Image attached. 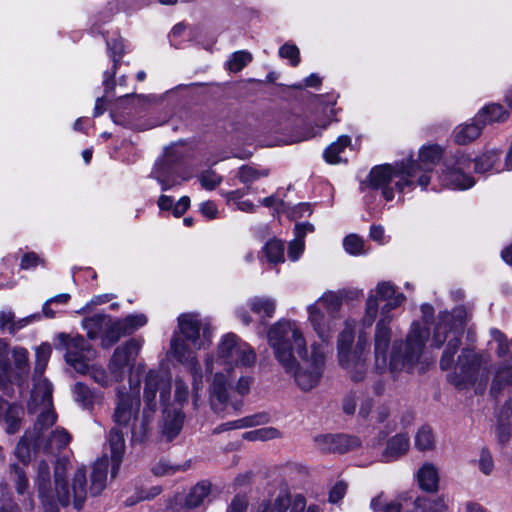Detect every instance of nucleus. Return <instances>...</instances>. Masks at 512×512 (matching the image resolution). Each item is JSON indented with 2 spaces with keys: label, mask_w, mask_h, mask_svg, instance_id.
<instances>
[{
  "label": "nucleus",
  "mask_w": 512,
  "mask_h": 512,
  "mask_svg": "<svg viewBox=\"0 0 512 512\" xmlns=\"http://www.w3.org/2000/svg\"><path fill=\"white\" fill-rule=\"evenodd\" d=\"M376 294L386 304L382 307L381 318L376 324L374 334V357L378 370L389 369L396 377L401 372L412 373L418 366L426 341L429 336L428 329L413 322L405 341H395L388 359V350L391 345L392 331L390 311L400 306L405 300L402 293H397L395 286L388 281L378 283Z\"/></svg>",
  "instance_id": "obj_1"
},
{
  "label": "nucleus",
  "mask_w": 512,
  "mask_h": 512,
  "mask_svg": "<svg viewBox=\"0 0 512 512\" xmlns=\"http://www.w3.org/2000/svg\"><path fill=\"white\" fill-rule=\"evenodd\" d=\"M468 318V313L463 307H456L452 312L439 314V321L435 326L432 343L435 347H441L445 341L447 345L440 358L442 370H454L449 374V381L457 388H467L472 385L478 375L482 359L475 351L463 349L454 365V355L461 345L463 329Z\"/></svg>",
  "instance_id": "obj_2"
},
{
  "label": "nucleus",
  "mask_w": 512,
  "mask_h": 512,
  "mask_svg": "<svg viewBox=\"0 0 512 512\" xmlns=\"http://www.w3.org/2000/svg\"><path fill=\"white\" fill-rule=\"evenodd\" d=\"M165 405L170 398L171 379L159 370H150L144 379V408L139 417L140 398L138 392L117 391L113 420L118 427H128L132 440L141 442L148 434L150 423L157 411L156 396Z\"/></svg>",
  "instance_id": "obj_3"
},
{
  "label": "nucleus",
  "mask_w": 512,
  "mask_h": 512,
  "mask_svg": "<svg viewBox=\"0 0 512 512\" xmlns=\"http://www.w3.org/2000/svg\"><path fill=\"white\" fill-rule=\"evenodd\" d=\"M69 460L62 457L56 460L54 466V487L51 484L50 468L46 461L36 464L34 485L41 500L44 512H59L58 504L67 506L71 500L76 510H80L87 496L86 469L78 467L72 479L71 490L66 481Z\"/></svg>",
  "instance_id": "obj_4"
},
{
  "label": "nucleus",
  "mask_w": 512,
  "mask_h": 512,
  "mask_svg": "<svg viewBox=\"0 0 512 512\" xmlns=\"http://www.w3.org/2000/svg\"><path fill=\"white\" fill-rule=\"evenodd\" d=\"M40 388H43V401H41L43 409L37 416L33 428L25 433L22 441L33 444L37 449L55 453L70 443L71 435L64 428L59 427L49 431L57 420L52 406L53 388L46 380L39 383L37 389Z\"/></svg>",
  "instance_id": "obj_5"
},
{
  "label": "nucleus",
  "mask_w": 512,
  "mask_h": 512,
  "mask_svg": "<svg viewBox=\"0 0 512 512\" xmlns=\"http://www.w3.org/2000/svg\"><path fill=\"white\" fill-rule=\"evenodd\" d=\"M416 169L414 165L405 167V161L394 165L383 164L371 169L367 179L362 183V190H379L386 201H392L395 193H403L414 188Z\"/></svg>",
  "instance_id": "obj_6"
},
{
  "label": "nucleus",
  "mask_w": 512,
  "mask_h": 512,
  "mask_svg": "<svg viewBox=\"0 0 512 512\" xmlns=\"http://www.w3.org/2000/svg\"><path fill=\"white\" fill-rule=\"evenodd\" d=\"M180 334L171 339V353L181 363H190L195 367L198 362L195 352L205 348L211 342L210 331L203 327L194 314H182L178 317Z\"/></svg>",
  "instance_id": "obj_7"
},
{
  "label": "nucleus",
  "mask_w": 512,
  "mask_h": 512,
  "mask_svg": "<svg viewBox=\"0 0 512 512\" xmlns=\"http://www.w3.org/2000/svg\"><path fill=\"white\" fill-rule=\"evenodd\" d=\"M147 323L144 314H132L123 319L113 320L104 314H95L82 322V327L90 339L102 338V346L108 348L122 336L132 334Z\"/></svg>",
  "instance_id": "obj_8"
},
{
  "label": "nucleus",
  "mask_w": 512,
  "mask_h": 512,
  "mask_svg": "<svg viewBox=\"0 0 512 512\" xmlns=\"http://www.w3.org/2000/svg\"><path fill=\"white\" fill-rule=\"evenodd\" d=\"M267 338L275 358L285 371L293 368V344L299 356L306 353L305 338L295 321L279 320L270 327Z\"/></svg>",
  "instance_id": "obj_9"
},
{
  "label": "nucleus",
  "mask_w": 512,
  "mask_h": 512,
  "mask_svg": "<svg viewBox=\"0 0 512 512\" xmlns=\"http://www.w3.org/2000/svg\"><path fill=\"white\" fill-rule=\"evenodd\" d=\"M353 341L354 324L346 322L337 343L339 364L349 372L353 381H361L365 374L368 342L366 338L359 336L355 348L351 349Z\"/></svg>",
  "instance_id": "obj_10"
},
{
  "label": "nucleus",
  "mask_w": 512,
  "mask_h": 512,
  "mask_svg": "<svg viewBox=\"0 0 512 512\" xmlns=\"http://www.w3.org/2000/svg\"><path fill=\"white\" fill-rule=\"evenodd\" d=\"M342 306V296L336 292L324 293L317 302L307 307L308 319L323 343H328L336 325V313Z\"/></svg>",
  "instance_id": "obj_11"
},
{
  "label": "nucleus",
  "mask_w": 512,
  "mask_h": 512,
  "mask_svg": "<svg viewBox=\"0 0 512 512\" xmlns=\"http://www.w3.org/2000/svg\"><path fill=\"white\" fill-rule=\"evenodd\" d=\"M300 363H297L293 357V368L286 371L292 374L298 387L303 391H310L315 388L323 373L325 365V351L323 344H312L311 353H302L299 356Z\"/></svg>",
  "instance_id": "obj_12"
},
{
  "label": "nucleus",
  "mask_w": 512,
  "mask_h": 512,
  "mask_svg": "<svg viewBox=\"0 0 512 512\" xmlns=\"http://www.w3.org/2000/svg\"><path fill=\"white\" fill-rule=\"evenodd\" d=\"M256 361V353L246 342L237 335H224L217 347L216 362L231 373L233 366H251Z\"/></svg>",
  "instance_id": "obj_13"
},
{
  "label": "nucleus",
  "mask_w": 512,
  "mask_h": 512,
  "mask_svg": "<svg viewBox=\"0 0 512 512\" xmlns=\"http://www.w3.org/2000/svg\"><path fill=\"white\" fill-rule=\"evenodd\" d=\"M55 341V348L65 351L64 358L67 364L80 374L87 373L92 351L83 336L59 333Z\"/></svg>",
  "instance_id": "obj_14"
},
{
  "label": "nucleus",
  "mask_w": 512,
  "mask_h": 512,
  "mask_svg": "<svg viewBox=\"0 0 512 512\" xmlns=\"http://www.w3.org/2000/svg\"><path fill=\"white\" fill-rule=\"evenodd\" d=\"M472 161L462 152H457L445 160V170L442 172L443 185L451 189L465 190L471 188L475 181L468 174Z\"/></svg>",
  "instance_id": "obj_15"
},
{
  "label": "nucleus",
  "mask_w": 512,
  "mask_h": 512,
  "mask_svg": "<svg viewBox=\"0 0 512 512\" xmlns=\"http://www.w3.org/2000/svg\"><path fill=\"white\" fill-rule=\"evenodd\" d=\"M143 340L132 338L117 347L108 364L109 373L115 382L124 379L142 348Z\"/></svg>",
  "instance_id": "obj_16"
},
{
  "label": "nucleus",
  "mask_w": 512,
  "mask_h": 512,
  "mask_svg": "<svg viewBox=\"0 0 512 512\" xmlns=\"http://www.w3.org/2000/svg\"><path fill=\"white\" fill-rule=\"evenodd\" d=\"M231 378V373L224 372H217L212 378L209 386V403L216 413L223 412L228 405L238 411L243 405L241 400L230 401Z\"/></svg>",
  "instance_id": "obj_17"
},
{
  "label": "nucleus",
  "mask_w": 512,
  "mask_h": 512,
  "mask_svg": "<svg viewBox=\"0 0 512 512\" xmlns=\"http://www.w3.org/2000/svg\"><path fill=\"white\" fill-rule=\"evenodd\" d=\"M441 156L442 150L438 145H429L420 150L418 161L408 160L405 162V167L414 165L416 169L414 185L417 184L422 189L427 187L431 179L430 173L436 163L441 159Z\"/></svg>",
  "instance_id": "obj_18"
},
{
  "label": "nucleus",
  "mask_w": 512,
  "mask_h": 512,
  "mask_svg": "<svg viewBox=\"0 0 512 512\" xmlns=\"http://www.w3.org/2000/svg\"><path fill=\"white\" fill-rule=\"evenodd\" d=\"M318 450L327 453H345L360 446L357 437L346 434H322L314 437Z\"/></svg>",
  "instance_id": "obj_19"
},
{
  "label": "nucleus",
  "mask_w": 512,
  "mask_h": 512,
  "mask_svg": "<svg viewBox=\"0 0 512 512\" xmlns=\"http://www.w3.org/2000/svg\"><path fill=\"white\" fill-rule=\"evenodd\" d=\"M177 159V156L168 149L164 158L155 164L151 172V176L160 183L163 191L180 184V180L173 172V165Z\"/></svg>",
  "instance_id": "obj_20"
},
{
  "label": "nucleus",
  "mask_w": 512,
  "mask_h": 512,
  "mask_svg": "<svg viewBox=\"0 0 512 512\" xmlns=\"http://www.w3.org/2000/svg\"><path fill=\"white\" fill-rule=\"evenodd\" d=\"M35 366H34V390H33V399L34 401H37L38 398H41V401H43V388L37 389V386L40 382L47 381L51 386L52 384L46 379L42 378L44 371L47 367V364L50 360L51 354H52V347L48 343H42L40 346H38L35 350Z\"/></svg>",
  "instance_id": "obj_21"
},
{
  "label": "nucleus",
  "mask_w": 512,
  "mask_h": 512,
  "mask_svg": "<svg viewBox=\"0 0 512 512\" xmlns=\"http://www.w3.org/2000/svg\"><path fill=\"white\" fill-rule=\"evenodd\" d=\"M22 408L15 404L9 403L0 396V422L5 423V430L8 434H15L21 426Z\"/></svg>",
  "instance_id": "obj_22"
},
{
  "label": "nucleus",
  "mask_w": 512,
  "mask_h": 512,
  "mask_svg": "<svg viewBox=\"0 0 512 512\" xmlns=\"http://www.w3.org/2000/svg\"><path fill=\"white\" fill-rule=\"evenodd\" d=\"M108 444L111 453V476L115 477L119 471L125 452V439L123 433L118 427H114L109 432Z\"/></svg>",
  "instance_id": "obj_23"
},
{
  "label": "nucleus",
  "mask_w": 512,
  "mask_h": 512,
  "mask_svg": "<svg viewBox=\"0 0 512 512\" xmlns=\"http://www.w3.org/2000/svg\"><path fill=\"white\" fill-rule=\"evenodd\" d=\"M410 447L409 437L405 433H399L390 438L383 452L384 461L390 462L407 453Z\"/></svg>",
  "instance_id": "obj_24"
},
{
  "label": "nucleus",
  "mask_w": 512,
  "mask_h": 512,
  "mask_svg": "<svg viewBox=\"0 0 512 512\" xmlns=\"http://www.w3.org/2000/svg\"><path fill=\"white\" fill-rule=\"evenodd\" d=\"M420 488L426 492H436L439 484L438 469L432 463H425L417 472Z\"/></svg>",
  "instance_id": "obj_25"
},
{
  "label": "nucleus",
  "mask_w": 512,
  "mask_h": 512,
  "mask_svg": "<svg viewBox=\"0 0 512 512\" xmlns=\"http://www.w3.org/2000/svg\"><path fill=\"white\" fill-rule=\"evenodd\" d=\"M108 471L107 458L97 460L92 468L90 491L92 495H99L106 486Z\"/></svg>",
  "instance_id": "obj_26"
},
{
  "label": "nucleus",
  "mask_w": 512,
  "mask_h": 512,
  "mask_svg": "<svg viewBox=\"0 0 512 512\" xmlns=\"http://www.w3.org/2000/svg\"><path fill=\"white\" fill-rule=\"evenodd\" d=\"M481 122L473 119V122L459 125L454 130V141L459 145H466L479 137L482 131Z\"/></svg>",
  "instance_id": "obj_27"
},
{
  "label": "nucleus",
  "mask_w": 512,
  "mask_h": 512,
  "mask_svg": "<svg viewBox=\"0 0 512 512\" xmlns=\"http://www.w3.org/2000/svg\"><path fill=\"white\" fill-rule=\"evenodd\" d=\"M500 152L489 150L474 159V171L476 173L499 172L498 164L500 162Z\"/></svg>",
  "instance_id": "obj_28"
},
{
  "label": "nucleus",
  "mask_w": 512,
  "mask_h": 512,
  "mask_svg": "<svg viewBox=\"0 0 512 512\" xmlns=\"http://www.w3.org/2000/svg\"><path fill=\"white\" fill-rule=\"evenodd\" d=\"M252 312L261 318H272L276 310V300L267 296H255L249 300Z\"/></svg>",
  "instance_id": "obj_29"
},
{
  "label": "nucleus",
  "mask_w": 512,
  "mask_h": 512,
  "mask_svg": "<svg viewBox=\"0 0 512 512\" xmlns=\"http://www.w3.org/2000/svg\"><path fill=\"white\" fill-rule=\"evenodd\" d=\"M508 118V112L500 105L492 104L484 107L476 116L475 120L482 125L494 122H504Z\"/></svg>",
  "instance_id": "obj_30"
},
{
  "label": "nucleus",
  "mask_w": 512,
  "mask_h": 512,
  "mask_svg": "<svg viewBox=\"0 0 512 512\" xmlns=\"http://www.w3.org/2000/svg\"><path fill=\"white\" fill-rule=\"evenodd\" d=\"M351 144V138L347 135H341L337 140L331 143L323 153L325 161L329 164H338L342 161L340 154Z\"/></svg>",
  "instance_id": "obj_31"
},
{
  "label": "nucleus",
  "mask_w": 512,
  "mask_h": 512,
  "mask_svg": "<svg viewBox=\"0 0 512 512\" xmlns=\"http://www.w3.org/2000/svg\"><path fill=\"white\" fill-rule=\"evenodd\" d=\"M512 385V366L504 364L501 366L493 379L490 393L494 398H498L502 388Z\"/></svg>",
  "instance_id": "obj_32"
},
{
  "label": "nucleus",
  "mask_w": 512,
  "mask_h": 512,
  "mask_svg": "<svg viewBox=\"0 0 512 512\" xmlns=\"http://www.w3.org/2000/svg\"><path fill=\"white\" fill-rule=\"evenodd\" d=\"M164 413L163 433L168 440H172L182 429L184 414L181 411H174L173 414L166 411Z\"/></svg>",
  "instance_id": "obj_33"
},
{
  "label": "nucleus",
  "mask_w": 512,
  "mask_h": 512,
  "mask_svg": "<svg viewBox=\"0 0 512 512\" xmlns=\"http://www.w3.org/2000/svg\"><path fill=\"white\" fill-rule=\"evenodd\" d=\"M211 491V485L209 482H200L196 484L185 498V504L189 508H195L200 506L204 500L208 497Z\"/></svg>",
  "instance_id": "obj_34"
},
{
  "label": "nucleus",
  "mask_w": 512,
  "mask_h": 512,
  "mask_svg": "<svg viewBox=\"0 0 512 512\" xmlns=\"http://www.w3.org/2000/svg\"><path fill=\"white\" fill-rule=\"evenodd\" d=\"M73 396L74 400L86 409H90L97 400L96 394L81 382L74 385Z\"/></svg>",
  "instance_id": "obj_35"
},
{
  "label": "nucleus",
  "mask_w": 512,
  "mask_h": 512,
  "mask_svg": "<svg viewBox=\"0 0 512 512\" xmlns=\"http://www.w3.org/2000/svg\"><path fill=\"white\" fill-rule=\"evenodd\" d=\"M10 479L19 495H24L29 490V480L26 472L17 464L10 466Z\"/></svg>",
  "instance_id": "obj_36"
},
{
  "label": "nucleus",
  "mask_w": 512,
  "mask_h": 512,
  "mask_svg": "<svg viewBox=\"0 0 512 512\" xmlns=\"http://www.w3.org/2000/svg\"><path fill=\"white\" fill-rule=\"evenodd\" d=\"M415 506L421 512H445L447 509V502L444 497L431 498H417Z\"/></svg>",
  "instance_id": "obj_37"
},
{
  "label": "nucleus",
  "mask_w": 512,
  "mask_h": 512,
  "mask_svg": "<svg viewBox=\"0 0 512 512\" xmlns=\"http://www.w3.org/2000/svg\"><path fill=\"white\" fill-rule=\"evenodd\" d=\"M415 447L420 451H430L435 447V439L432 430L428 426L419 428L415 435Z\"/></svg>",
  "instance_id": "obj_38"
},
{
  "label": "nucleus",
  "mask_w": 512,
  "mask_h": 512,
  "mask_svg": "<svg viewBox=\"0 0 512 512\" xmlns=\"http://www.w3.org/2000/svg\"><path fill=\"white\" fill-rule=\"evenodd\" d=\"M251 61V53L243 50L236 51L230 56L227 62V68L229 71L237 73L241 71Z\"/></svg>",
  "instance_id": "obj_39"
},
{
  "label": "nucleus",
  "mask_w": 512,
  "mask_h": 512,
  "mask_svg": "<svg viewBox=\"0 0 512 512\" xmlns=\"http://www.w3.org/2000/svg\"><path fill=\"white\" fill-rule=\"evenodd\" d=\"M266 257L271 263L284 261V244L279 240H270L264 246Z\"/></svg>",
  "instance_id": "obj_40"
},
{
  "label": "nucleus",
  "mask_w": 512,
  "mask_h": 512,
  "mask_svg": "<svg viewBox=\"0 0 512 512\" xmlns=\"http://www.w3.org/2000/svg\"><path fill=\"white\" fill-rule=\"evenodd\" d=\"M268 175V169H257L249 165H243L238 171V177L242 183H252L261 177H266Z\"/></svg>",
  "instance_id": "obj_41"
},
{
  "label": "nucleus",
  "mask_w": 512,
  "mask_h": 512,
  "mask_svg": "<svg viewBox=\"0 0 512 512\" xmlns=\"http://www.w3.org/2000/svg\"><path fill=\"white\" fill-rule=\"evenodd\" d=\"M270 501L275 512H286L289 507H291L290 511L292 510L295 499L291 500L288 489L283 487L278 491L276 497Z\"/></svg>",
  "instance_id": "obj_42"
},
{
  "label": "nucleus",
  "mask_w": 512,
  "mask_h": 512,
  "mask_svg": "<svg viewBox=\"0 0 512 512\" xmlns=\"http://www.w3.org/2000/svg\"><path fill=\"white\" fill-rule=\"evenodd\" d=\"M492 339L497 343L496 353L499 357H505L512 349V339L507 337L498 329L493 328L490 330Z\"/></svg>",
  "instance_id": "obj_43"
},
{
  "label": "nucleus",
  "mask_w": 512,
  "mask_h": 512,
  "mask_svg": "<svg viewBox=\"0 0 512 512\" xmlns=\"http://www.w3.org/2000/svg\"><path fill=\"white\" fill-rule=\"evenodd\" d=\"M269 421V416L266 413H258L255 415L243 417L238 420H234L231 424L236 429L248 428L258 425L266 424Z\"/></svg>",
  "instance_id": "obj_44"
},
{
  "label": "nucleus",
  "mask_w": 512,
  "mask_h": 512,
  "mask_svg": "<svg viewBox=\"0 0 512 512\" xmlns=\"http://www.w3.org/2000/svg\"><path fill=\"white\" fill-rule=\"evenodd\" d=\"M478 469L485 476H489L493 473L495 468L494 459L492 453L487 448H482L479 453V458L476 460Z\"/></svg>",
  "instance_id": "obj_45"
},
{
  "label": "nucleus",
  "mask_w": 512,
  "mask_h": 512,
  "mask_svg": "<svg viewBox=\"0 0 512 512\" xmlns=\"http://www.w3.org/2000/svg\"><path fill=\"white\" fill-rule=\"evenodd\" d=\"M107 47L112 54V59L114 62L113 71H112V75H111V78H112L115 74V70L118 66L119 60L121 59V57L124 54L123 39L118 38V39H114L113 41H107Z\"/></svg>",
  "instance_id": "obj_46"
},
{
  "label": "nucleus",
  "mask_w": 512,
  "mask_h": 512,
  "mask_svg": "<svg viewBox=\"0 0 512 512\" xmlns=\"http://www.w3.org/2000/svg\"><path fill=\"white\" fill-rule=\"evenodd\" d=\"M343 246L347 253L359 255L363 252L364 242L359 236L351 234L344 238Z\"/></svg>",
  "instance_id": "obj_47"
},
{
  "label": "nucleus",
  "mask_w": 512,
  "mask_h": 512,
  "mask_svg": "<svg viewBox=\"0 0 512 512\" xmlns=\"http://www.w3.org/2000/svg\"><path fill=\"white\" fill-rule=\"evenodd\" d=\"M378 313V302L375 295L370 294L367 302H366V309L365 314L363 317V324L367 327L371 326L373 322L375 321V318Z\"/></svg>",
  "instance_id": "obj_48"
},
{
  "label": "nucleus",
  "mask_w": 512,
  "mask_h": 512,
  "mask_svg": "<svg viewBox=\"0 0 512 512\" xmlns=\"http://www.w3.org/2000/svg\"><path fill=\"white\" fill-rule=\"evenodd\" d=\"M279 56L281 58L289 59L290 64L296 67L300 63V52L296 45L285 43L279 49Z\"/></svg>",
  "instance_id": "obj_49"
},
{
  "label": "nucleus",
  "mask_w": 512,
  "mask_h": 512,
  "mask_svg": "<svg viewBox=\"0 0 512 512\" xmlns=\"http://www.w3.org/2000/svg\"><path fill=\"white\" fill-rule=\"evenodd\" d=\"M90 377L98 384L103 387L109 386L112 382H115L112 379V376L108 375L105 369L102 367L92 366L91 369L88 368Z\"/></svg>",
  "instance_id": "obj_50"
},
{
  "label": "nucleus",
  "mask_w": 512,
  "mask_h": 512,
  "mask_svg": "<svg viewBox=\"0 0 512 512\" xmlns=\"http://www.w3.org/2000/svg\"><path fill=\"white\" fill-rule=\"evenodd\" d=\"M21 325H17L14 321V314L11 311H4L0 313V329L8 330L10 333H15Z\"/></svg>",
  "instance_id": "obj_51"
},
{
  "label": "nucleus",
  "mask_w": 512,
  "mask_h": 512,
  "mask_svg": "<svg viewBox=\"0 0 512 512\" xmlns=\"http://www.w3.org/2000/svg\"><path fill=\"white\" fill-rule=\"evenodd\" d=\"M221 177L213 171H206L200 176V183L207 190L215 189L221 182Z\"/></svg>",
  "instance_id": "obj_52"
},
{
  "label": "nucleus",
  "mask_w": 512,
  "mask_h": 512,
  "mask_svg": "<svg viewBox=\"0 0 512 512\" xmlns=\"http://www.w3.org/2000/svg\"><path fill=\"white\" fill-rule=\"evenodd\" d=\"M15 367L19 371H25L28 367V351L25 348H15L12 352Z\"/></svg>",
  "instance_id": "obj_53"
},
{
  "label": "nucleus",
  "mask_w": 512,
  "mask_h": 512,
  "mask_svg": "<svg viewBox=\"0 0 512 512\" xmlns=\"http://www.w3.org/2000/svg\"><path fill=\"white\" fill-rule=\"evenodd\" d=\"M303 250H304L303 238L295 236V239L293 241H291L289 244L288 256L292 261H296L299 259Z\"/></svg>",
  "instance_id": "obj_54"
},
{
  "label": "nucleus",
  "mask_w": 512,
  "mask_h": 512,
  "mask_svg": "<svg viewBox=\"0 0 512 512\" xmlns=\"http://www.w3.org/2000/svg\"><path fill=\"white\" fill-rule=\"evenodd\" d=\"M248 507V498L245 495H236L226 512H245Z\"/></svg>",
  "instance_id": "obj_55"
},
{
  "label": "nucleus",
  "mask_w": 512,
  "mask_h": 512,
  "mask_svg": "<svg viewBox=\"0 0 512 512\" xmlns=\"http://www.w3.org/2000/svg\"><path fill=\"white\" fill-rule=\"evenodd\" d=\"M42 263L41 258L34 252L25 253L20 262V268L23 270H28L31 268H35L39 264Z\"/></svg>",
  "instance_id": "obj_56"
},
{
  "label": "nucleus",
  "mask_w": 512,
  "mask_h": 512,
  "mask_svg": "<svg viewBox=\"0 0 512 512\" xmlns=\"http://www.w3.org/2000/svg\"><path fill=\"white\" fill-rule=\"evenodd\" d=\"M188 395H189V391H188V386L186 385V383L184 381H182L181 379H176V381H175V400L178 403L183 404V403L187 402Z\"/></svg>",
  "instance_id": "obj_57"
},
{
  "label": "nucleus",
  "mask_w": 512,
  "mask_h": 512,
  "mask_svg": "<svg viewBox=\"0 0 512 512\" xmlns=\"http://www.w3.org/2000/svg\"><path fill=\"white\" fill-rule=\"evenodd\" d=\"M347 486L344 482L336 483L329 492V501L331 503L339 502L345 495Z\"/></svg>",
  "instance_id": "obj_58"
},
{
  "label": "nucleus",
  "mask_w": 512,
  "mask_h": 512,
  "mask_svg": "<svg viewBox=\"0 0 512 512\" xmlns=\"http://www.w3.org/2000/svg\"><path fill=\"white\" fill-rule=\"evenodd\" d=\"M11 382L10 366L7 356L0 360V388H3L7 383Z\"/></svg>",
  "instance_id": "obj_59"
},
{
  "label": "nucleus",
  "mask_w": 512,
  "mask_h": 512,
  "mask_svg": "<svg viewBox=\"0 0 512 512\" xmlns=\"http://www.w3.org/2000/svg\"><path fill=\"white\" fill-rule=\"evenodd\" d=\"M281 437V432L274 427H263L258 429V438L260 441H268Z\"/></svg>",
  "instance_id": "obj_60"
},
{
  "label": "nucleus",
  "mask_w": 512,
  "mask_h": 512,
  "mask_svg": "<svg viewBox=\"0 0 512 512\" xmlns=\"http://www.w3.org/2000/svg\"><path fill=\"white\" fill-rule=\"evenodd\" d=\"M252 384V378L248 376H242L238 379L236 385H235V391L241 395L244 396L249 393L250 387Z\"/></svg>",
  "instance_id": "obj_61"
},
{
  "label": "nucleus",
  "mask_w": 512,
  "mask_h": 512,
  "mask_svg": "<svg viewBox=\"0 0 512 512\" xmlns=\"http://www.w3.org/2000/svg\"><path fill=\"white\" fill-rule=\"evenodd\" d=\"M201 213L208 219H214L217 216L218 209L214 202L205 201L200 206Z\"/></svg>",
  "instance_id": "obj_62"
},
{
  "label": "nucleus",
  "mask_w": 512,
  "mask_h": 512,
  "mask_svg": "<svg viewBox=\"0 0 512 512\" xmlns=\"http://www.w3.org/2000/svg\"><path fill=\"white\" fill-rule=\"evenodd\" d=\"M190 207V198L188 196L181 197L173 207V214L175 217L183 215Z\"/></svg>",
  "instance_id": "obj_63"
},
{
  "label": "nucleus",
  "mask_w": 512,
  "mask_h": 512,
  "mask_svg": "<svg viewBox=\"0 0 512 512\" xmlns=\"http://www.w3.org/2000/svg\"><path fill=\"white\" fill-rule=\"evenodd\" d=\"M313 231L314 226L308 222L296 224L295 226V236L300 238H304L307 233H311Z\"/></svg>",
  "instance_id": "obj_64"
}]
</instances>
